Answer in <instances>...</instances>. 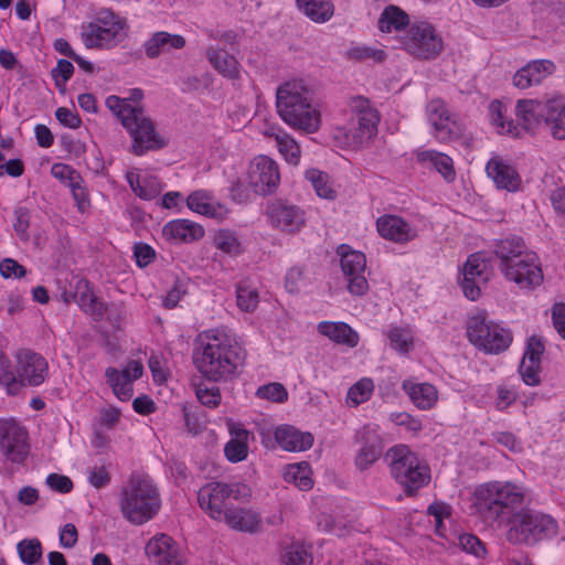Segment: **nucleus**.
Instances as JSON below:
<instances>
[{
	"instance_id": "14",
	"label": "nucleus",
	"mask_w": 565,
	"mask_h": 565,
	"mask_svg": "<svg viewBox=\"0 0 565 565\" xmlns=\"http://www.w3.org/2000/svg\"><path fill=\"white\" fill-rule=\"evenodd\" d=\"M266 216L269 225L285 234L296 235L306 226V212L286 200H274L267 204Z\"/></svg>"
},
{
	"instance_id": "47",
	"label": "nucleus",
	"mask_w": 565,
	"mask_h": 565,
	"mask_svg": "<svg viewBox=\"0 0 565 565\" xmlns=\"http://www.w3.org/2000/svg\"><path fill=\"white\" fill-rule=\"evenodd\" d=\"M374 384L371 379H362L352 385L347 395V403L352 406H358L366 402L373 392Z\"/></svg>"
},
{
	"instance_id": "60",
	"label": "nucleus",
	"mask_w": 565,
	"mask_h": 565,
	"mask_svg": "<svg viewBox=\"0 0 565 565\" xmlns=\"http://www.w3.org/2000/svg\"><path fill=\"white\" fill-rule=\"evenodd\" d=\"M46 484L50 489L60 493H68L73 489L72 480L67 476L58 473H50L46 477Z\"/></svg>"
},
{
	"instance_id": "28",
	"label": "nucleus",
	"mask_w": 565,
	"mask_h": 565,
	"mask_svg": "<svg viewBox=\"0 0 565 565\" xmlns=\"http://www.w3.org/2000/svg\"><path fill=\"white\" fill-rule=\"evenodd\" d=\"M185 39L180 34L159 31L152 34L143 44L145 53L149 58H157L161 53L170 50H181L185 46Z\"/></svg>"
},
{
	"instance_id": "4",
	"label": "nucleus",
	"mask_w": 565,
	"mask_h": 565,
	"mask_svg": "<svg viewBox=\"0 0 565 565\" xmlns=\"http://www.w3.org/2000/svg\"><path fill=\"white\" fill-rule=\"evenodd\" d=\"M106 106L119 119L132 139L131 152L142 156L148 151L159 150L166 141L156 131L151 118L138 105L128 104L127 99L110 95L106 98Z\"/></svg>"
},
{
	"instance_id": "8",
	"label": "nucleus",
	"mask_w": 565,
	"mask_h": 565,
	"mask_svg": "<svg viewBox=\"0 0 565 565\" xmlns=\"http://www.w3.org/2000/svg\"><path fill=\"white\" fill-rule=\"evenodd\" d=\"M49 364L46 360L39 353L31 350H20L17 353V370H10V362L4 365L2 362V371H0V384L6 387L7 392L15 395L22 386H39L47 375Z\"/></svg>"
},
{
	"instance_id": "17",
	"label": "nucleus",
	"mask_w": 565,
	"mask_h": 565,
	"mask_svg": "<svg viewBox=\"0 0 565 565\" xmlns=\"http://www.w3.org/2000/svg\"><path fill=\"white\" fill-rule=\"evenodd\" d=\"M247 180L256 194L267 195L274 193L280 183L277 162L267 156L254 158L248 167Z\"/></svg>"
},
{
	"instance_id": "48",
	"label": "nucleus",
	"mask_w": 565,
	"mask_h": 565,
	"mask_svg": "<svg viewBox=\"0 0 565 565\" xmlns=\"http://www.w3.org/2000/svg\"><path fill=\"white\" fill-rule=\"evenodd\" d=\"M17 550L21 561L26 565H33L42 557V545L38 539L20 541Z\"/></svg>"
},
{
	"instance_id": "55",
	"label": "nucleus",
	"mask_w": 565,
	"mask_h": 565,
	"mask_svg": "<svg viewBox=\"0 0 565 565\" xmlns=\"http://www.w3.org/2000/svg\"><path fill=\"white\" fill-rule=\"evenodd\" d=\"M196 397L200 403L206 407L215 408L221 403V392L218 387H204L203 385H199L196 387Z\"/></svg>"
},
{
	"instance_id": "43",
	"label": "nucleus",
	"mask_w": 565,
	"mask_h": 565,
	"mask_svg": "<svg viewBox=\"0 0 565 565\" xmlns=\"http://www.w3.org/2000/svg\"><path fill=\"white\" fill-rule=\"evenodd\" d=\"M306 179L312 184L318 196L327 200L337 198V191L333 189L328 173L318 169H309L306 171Z\"/></svg>"
},
{
	"instance_id": "44",
	"label": "nucleus",
	"mask_w": 565,
	"mask_h": 565,
	"mask_svg": "<svg viewBox=\"0 0 565 565\" xmlns=\"http://www.w3.org/2000/svg\"><path fill=\"white\" fill-rule=\"evenodd\" d=\"M107 384L111 387L113 393L120 401H128L131 398L134 388L129 380L119 374V371L113 366L107 367L105 371Z\"/></svg>"
},
{
	"instance_id": "46",
	"label": "nucleus",
	"mask_w": 565,
	"mask_h": 565,
	"mask_svg": "<svg viewBox=\"0 0 565 565\" xmlns=\"http://www.w3.org/2000/svg\"><path fill=\"white\" fill-rule=\"evenodd\" d=\"M281 561L284 565H311L312 556L303 544L294 543L286 547Z\"/></svg>"
},
{
	"instance_id": "6",
	"label": "nucleus",
	"mask_w": 565,
	"mask_h": 565,
	"mask_svg": "<svg viewBox=\"0 0 565 565\" xmlns=\"http://www.w3.org/2000/svg\"><path fill=\"white\" fill-rule=\"evenodd\" d=\"M557 521L550 514L524 508L508 527L505 537L512 544L534 546L558 535Z\"/></svg>"
},
{
	"instance_id": "29",
	"label": "nucleus",
	"mask_w": 565,
	"mask_h": 565,
	"mask_svg": "<svg viewBox=\"0 0 565 565\" xmlns=\"http://www.w3.org/2000/svg\"><path fill=\"white\" fill-rule=\"evenodd\" d=\"M532 264L534 267H530L520 259L512 265L514 276H504L508 280L515 282L520 288H534L543 281V273L539 263L537 255L533 252Z\"/></svg>"
},
{
	"instance_id": "45",
	"label": "nucleus",
	"mask_w": 565,
	"mask_h": 565,
	"mask_svg": "<svg viewBox=\"0 0 565 565\" xmlns=\"http://www.w3.org/2000/svg\"><path fill=\"white\" fill-rule=\"evenodd\" d=\"M382 454V445L379 437H374L372 440L366 441L360 449L355 458V465L360 470L367 469L374 463Z\"/></svg>"
},
{
	"instance_id": "15",
	"label": "nucleus",
	"mask_w": 565,
	"mask_h": 565,
	"mask_svg": "<svg viewBox=\"0 0 565 565\" xmlns=\"http://www.w3.org/2000/svg\"><path fill=\"white\" fill-rule=\"evenodd\" d=\"M29 433L13 418L0 419V451L13 463H23L28 458L30 446Z\"/></svg>"
},
{
	"instance_id": "61",
	"label": "nucleus",
	"mask_w": 565,
	"mask_h": 565,
	"mask_svg": "<svg viewBox=\"0 0 565 565\" xmlns=\"http://www.w3.org/2000/svg\"><path fill=\"white\" fill-rule=\"evenodd\" d=\"M459 543L466 552L471 553L478 557L483 556L486 553L483 543L472 534L460 535Z\"/></svg>"
},
{
	"instance_id": "19",
	"label": "nucleus",
	"mask_w": 565,
	"mask_h": 565,
	"mask_svg": "<svg viewBox=\"0 0 565 565\" xmlns=\"http://www.w3.org/2000/svg\"><path fill=\"white\" fill-rule=\"evenodd\" d=\"M550 98L539 99H519L515 105V116L518 126L522 131L532 135L545 128V119L548 114Z\"/></svg>"
},
{
	"instance_id": "20",
	"label": "nucleus",
	"mask_w": 565,
	"mask_h": 565,
	"mask_svg": "<svg viewBox=\"0 0 565 565\" xmlns=\"http://www.w3.org/2000/svg\"><path fill=\"white\" fill-rule=\"evenodd\" d=\"M426 114L438 140L448 141L458 136L456 121L444 100L431 99L426 106Z\"/></svg>"
},
{
	"instance_id": "34",
	"label": "nucleus",
	"mask_w": 565,
	"mask_h": 565,
	"mask_svg": "<svg viewBox=\"0 0 565 565\" xmlns=\"http://www.w3.org/2000/svg\"><path fill=\"white\" fill-rule=\"evenodd\" d=\"M544 130L555 140H565V100L563 98H550Z\"/></svg>"
},
{
	"instance_id": "59",
	"label": "nucleus",
	"mask_w": 565,
	"mask_h": 565,
	"mask_svg": "<svg viewBox=\"0 0 565 565\" xmlns=\"http://www.w3.org/2000/svg\"><path fill=\"white\" fill-rule=\"evenodd\" d=\"M544 344L541 338L532 335L526 342V349L522 360H529L532 362L541 363V356L544 353Z\"/></svg>"
},
{
	"instance_id": "7",
	"label": "nucleus",
	"mask_w": 565,
	"mask_h": 565,
	"mask_svg": "<svg viewBox=\"0 0 565 565\" xmlns=\"http://www.w3.org/2000/svg\"><path fill=\"white\" fill-rule=\"evenodd\" d=\"M393 478L413 495L430 481V469L405 445L390 448L385 456Z\"/></svg>"
},
{
	"instance_id": "21",
	"label": "nucleus",
	"mask_w": 565,
	"mask_h": 565,
	"mask_svg": "<svg viewBox=\"0 0 565 565\" xmlns=\"http://www.w3.org/2000/svg\"><path fill=\"white\" fill-rule=\"evenodd\" d=\"M146 554L159 565H184V558L175 542L167 534L152 537L147 546Z\"/></svg>"
},
{
	"instance_id": "37",
	"label": "nucleus",
	"mask_w": 565,
	"mask_h": 565,
	"mask_svg": "<svg viewBox=\"0 0 565 565\" xmlns=\"http://www.w3.org/2000/svg\"><path fill=\"white\" fill-rule=\"evenodd\" d=\"M188 207L201 215L222 218L225 210L221 204H214L209 192L199 190L192 192L186 199Z\"/></svg>"
},
{
	"instance_id": "9",
	"label": "nucleus",
	"mask_w": 565,
	"mask_h": 565,
	"mask_svg": "<svg viewBox=\"0 0 565 565\" xmlns=\"http://www.w3.org/2000/svg\"><path fill=\"white\" fill-rule=\"evenodd\" d=\"M127 21L110 9L99 10L82 25L81 38L87 49L109 50L126 38Z\"/></svg>"
},
{
	"instance_id": "35",
	"label": "nucleus",
	"mask_w": 565,
	"mask_h": 565,
	"mask_svg": "<svg viewBox=\"0 0 565 565\" xmlns=\"http://www.w3.org/2000/svg\"><path fill=\"white\" fill-rule=\"evenodd\" d=\"M416 159L419 163L433 167L447 182H452L456 178L452 159L436 150L417 151Z\"/></svg>"
},
{
	"instance_id": "36",
	"label": "nucleus",
	"mask_w": 565,
	"mask_h": 565,
	"mask_svg": "<svg viewBox=\"0 0 565 565\" xmlns=\"http://www.w3.org/2000/svg\"><path fill=\"white\" fill-rule=\"evenodd\" d=\"M127 181L134 193L143 200H152L162 191L161 181L152 174L127 173Z\"/></svg>"
},
{
	"instance_id": "62",
	"label": "nucleus",
	"mask_w": 565,
	"mask_h": 565,
	"mask_svg": "<svg viewBox=\"0 0 565 565\" xmlns=\"http://www.w3.org/2000/svg\"><path fill=\"white\" fill-rule=\"evenodd\" d=\"M0 274L4 278H21L26 274V270L17 260L6 258L0 263Z\"/></svg>"
},
{
	"instance_id": "22",
	"label": "nucleus",
	"mask_w": 565,
	"mask_h": 565,
	"mask_svg": "<svg viewBox=\"0 0 565 565\" xmlns=\"http://www.w3.org/2000/svg\"><path fill=\"white\" fill-rule=\"evenodd\" d=\"M380 235L397 244H406L417 237V231L408 222L397 215H383L376 220Z\"/></svg>"
},
{
	"instance_id": "27",
	"label": "nucleus",
	"mask_w": 565,
	"mask_h": 565,
	"mask_svg": "<svg viewBox=\"0 0 565 565\" xmlns=\"http://www.w3.org/2000/svg\"><path fill=\"white\" fill-rule=\"evenodd\" d=\"M221 522L236 531L256 533L260 530L262 518L254 510L231 507Z\"/></svg>"
},
{
	"instance_id": "5",
	"label": "nucleus",
	"mask_w": 565,
	"mask_h": 565,
	"mask_svg": "<svg viewBox=\"0 0 565 565\" xmlns=\"http://www.w3.org/2000/svg\"><path fill=\"white\" fill-rule=\"evenodd\" d=\"M160 509L158 488L148 475L134 473L120 491L122 516L135 525L151 520Z\"/></svg>"
},
{
	"instance_id": "54",
	"label": "nucleus",
	"mask_w": 565,
	"mask_h": 565,
	"mask_svg": "<svg viewBox=\"0 0 565 565\" xmlns=\"http://www.w3.org/2000/svg\"><path fill=\"white\" fill-rule=\"evenodd\" d=\"M256 394L260 398L269 399L276 403L285 402L288 398L287 390L280 383L263 385L258 387Z\"/></svg>"
},
{
	"instance_id": "26",
	"label": "nucleus",
	"mask_w": 565,
	"mask_h": 565,
	"mask_svg": "<svg viewBox=\"0 0 565 565\" xmlns=\"http://www.w3.org/2000/svg\"><path fill=\"white\" fill-rule=\"evenodd\" d=\"M162 234L173 242L190 243L201 239L204 236V228L189 220H173L163 226Z\"/></svg>"
},
{
	"instance_id": "30",
	"label": "nucleus",
	"mask_w": 565,
	"mask_h": 565,
	"mask_svg": "<svg viewBox=\"0 0 565 565\" xmlns=\"http://www.w3.org/2000/svg\"><path fill=\"white\" fill-rule=\"evenodd\" d=\"M75 302L94 319H100L105 313V305L94 295L90 284L87 279H79L75 285L73 295Z\"/></svg>"
},
{
	"instance_id": "18",
	"label": "nucleus",
	"mask_w": 565,
	"mask_h": 565,
	"mask_svg": "<svg viewBox=\"0 0 565 565\" xmlns=\"http://www.w3.org/2000/svg\"><path fill=\"white\" fill-rule=\"evenodd\" d=\"M494 255L499 259V269L503 276H514L512 265L519 259L527 266L532 264L533 252L527 248L522 237L512 235L499 239L494 245Z\"/></svg>"
},
{
	"instance_id": "13",
	"label": "nucleus",
	"mask_w": 565,
	"mask_h": 565,
	"mask_svg": "<svg viewBox=\"0 0 565 565\" xmlns=\"http://www.w3.org/2000/svg\"><path fill=\"white\" fill-rule=\"evenodd\" d=\"M404 49L422 60L436 57L443 50V39L436 29L427 22L411 25L403 38Z\"/></svg>"
},
{
	"instance_id": "64",
	"label": "nucleus",
	"mask_w": 565,
	"mask_h": 565,
	"mask_svg": "<svg viewBox=\"0 0 565 565\" xmlns=\"http://www.w3.org/2000/svg\"><path fill=\"white\" fill-rule=\"evenodd\" d=\"M350 56L352 58L362 61V60H375L383 61L385 57V53L382 50H374L370 46H355L350 50Z\"/></svg>"
},
{
	"instance_id": "38",
	"label": "nucleus",
	"mask_w": 565,
	"mask_h": 565,
	"mask_svg": "<svg viewBox=\"0 0 565 565\" xmlns=\"http://www.w3.org/2000/svg\"><path fill=\"white\" fill-rule=\"evenodd\" d=\"M489 119L491 125L500 135L521 136V129L512 120H505L507 106L498 100H492L488 106Z\"/></svg>"
},
{
	"instance_id": "53",
	"label": "nucleus",
	"mask_w": 565,
	"mask_h": 565,
	"mask_svg": "<svg viewBox=\"0 0 565 565\" xmlns=\"http://www.w3.org/2000/svg\"><path fill=\"white\" fill-rule=\"evenodd\" d=\"M541 363L522 360L519 365V373L522 381L529 386H537L541 383Z\"/></svg>"
},
{
	"instance_id": "2",
	"label": "nucleus",
	"mask_w": 565,
	"mask_h": 565,
	"mask_svg": "<svg viewBox=\"0 0 565 565\" xmlns=\"http://www.w3.org/2000/svg\"><path fill=\"white\" fill-rule=\"evenodd\" d=\"M473 497L479 514L498 526L509 527L524 509V490L513 482L483 483L475 490Z\"/></svg>"
},
{
	"instance_id": "50",
	"label": "nucleus",
	"mask_w": 565,
	"mask_h": 565,
	"mask_svg": "<svg viewBox=\"0 0 565 565\" xmlns=\"http://www.w3.org/2000/svg\"><path fill=\"white\" fill-rule=\"evenodd\" d=\"M390 345L402 352L407 353L413 347V335L408 329L393 327L387 333Z\"/></svg>"
},
{
	"instance_id": "12",
	"label": "nucleus",
	"mask_w": 565,
	"mask_h": 565,
	"mask_svg": "<svg viewBox=\"0 0 565 565\" xmlns=\"http://www.w3.org/2000/svg\"><path fill=\"white\" fill-rule=\"evenodd\" d=\"M248 492L249 489L245 484L212 481L199 489L198 502L211 519L222 521L231 508V500L246 497Z\"/></svg>"
},
{
	"instance_id": "58",
	"label": "nucleus",
	"mask_w": 565,
	"mask_h": 565,
	"mask_svg": "<svg viewBox=\"0 0 565 565\" xmlns=\"http://www.w3.org/2000/svg\"><path fill=\"white\" fill-rule=\"evenodd\" d=\"M248 445L245 443L230 440L224 447L225 457L231 462H239L247 457Z\"/></svg>"
},
{
	"instance_id": "63",
	"label": "nucleus",
	"mask_w": 565,
	"mask_h": 565,
	"mask_svg": "<svg viewBox=\"0 0 565 565\" xmlns=\"http://www.w3.org/2000/svg\"><path fill=\"white\" fill-rule=\"evenodd\" d=\"M55 117L60 124L71 129H76L82 125L78 114L66 107H58L55 111Z\"/></svg>"
},
{
	"instance_id": "39",
	"label": "nucleus",
	"mask_w": 565,
	"mask_h": 565,
	"mask_svg": "<svg viewBox=\"0 0 565 565\" xmlns=\"http://www.w3.org/2000/svg\"><path fill=\"white\" fill-rule=\"evenodd\" d=\"M298 9L311 21L324 23L334 13V6L330 0H296Z\"/></svg>"
},
{
	"instance_id": "57",
	"label": "nucleus",
	"mask_w": 565,
	"mask_h": 565,
	"mask_svg": "<svg viewBox=\"0 0 565 565\" xmlns=\"http://www.w3.org/2000/svg\"><path fill=\"white\" fill-rule=\"evenodd\" d=\"M30 225V213L25 207H18L14 210L13 227L21 239H29L28 228Z\"/></svg>"
},
{
	"instance_id": "49",
	"label": "nucleus",
	"mask_w": 565,
	"mask_h": 565,
	"mask_svg": "<svg viewBox=\"0 0 565 565\" xmlns=\"http://www.w3.org/2000/svg\"><path fill=\"white\" fill-rule=\"evenodd\" d=\"M215 246L228 255H238L242 253V245L236 234L230 230H220L214 236Z\"/></svg>"
},
{
	"instance_id": "56",
	"label": "nucleus",
	"mask_w": 565,
	"mask_h": 565,
	"mask_svg": "<svg viewBox=\"0 0 565 565\" xmlns=\"http://www.w3.org/2000/svg\"><path fill=\"white\" fill-rule=\"evenodd\" d=\"M74 66L67 60H58L56 67L52 70V76L57 87H63L73 76Z\"/></svg>"
},
{
	"instance_id": "10",
	"label": "nucleus",
	"mask_w": 565,
	"mask_h": 565,
	"mask_svg": "<svg viewBox=\"0 0 565 565\" xmlns=\"http://www.w3.org/2000/svg\"><path fill=\"white\" fill-rule=\"evenodd\" d=\"M467 337L475 347L489 354H499L505 351L513 339L509 329L487 319L483 313L469 318Z\"/></svg>"
},
{
	"instance_id": "51",
	"label": "nucleus",
	"mask_w": 565,
	"mask_h": 565,
	"mask_svg": "<svg viewBox=\"0 0 565 565\" xmlns=\"http://www.w3.org/2000/svg\"><path fill=\"white\" fill-rule=\"evenodd\" d=\"M486 268L487 265L481 255L472 254L468 257L463 266L462 276L470 277L482 282H487L488 276L486 273Z\"/></svg>"
},
{
	"instance_id": "41",
	"label": "nucleus",
	"mask_w": 565,
	"mask_h": 565,
	"mask_svg": "<svg viewBox=\"0 0 565 565\" xmlns=\"http://www.w3.org/2000/svg\"><path fill=\"white\" fill-rule=\"evenodd\" d=\"M311 468L308 462L288 465L284 471V480L295 484L301 491H308L313 487Z\"/></svg>"
},
{
	"instance_id": "16",
	"label": "nucleus",
	"mask_w": 565,
	"mask_h": 565,
	"mask_svg": "<svg viewBox=\"0 0 565 565\" xmlns=\"http://www.w3.org/2000/svg\"><path fill=\"white\" fill-rule=\"evenodd\" d=\"M337 253L341 257V269L348 279V290L355 296L366 294L369 282L364 276L366 269L365 255L351 249L348 245H340Z\"/></svg>"
},
{
	"instance_id": "11",
	"label": "nucleus",
	"mask_w": 565,
	"mask_h": 565,
	"mask_svg": "<svg viewBox=\"0 0 565 565\" xmlns=\"http://www.w3.org/2000/svg\"><path fill=\"white\" fill-rule=\"evenodd\" d=\"M351 116L352 132L348 136V143L354 148L369 145L377 135V126L381 119L379 110L371 100L364 96H351L347 102Z\"/></svg>"
},
{
	"instance_id": "52",
	"label": "nucleus",
	"mask_w": 565,
	"mask_h": 565,
	"mask_svg": "<svg viewBox=\"0 0 565 565\" xmlns=\"http://www.w3.org/2000/svg\"><path fill=\"white\" fill-rule=\"evenodd\" d=\"M237 306L241 310L246 312H253L259 302L258 292L256 289L250 288L246 285L239 284L237 286Z\"/></svg>"
},
{
	"instance_id": "23",
	"label": "nucleus",
	"mask_w": 565,
	"mask_h": 565,
	"mask_svg": "<svg viewBox=\"0 0 565 565\" xmlns=\"http://www.w3.org/2000/svg\"><path fill=\"white\" fill-rule=\"evenodd\" d=\"M555 64L551 60H535L520 68L513 76V85L526 89L539 85L555 72Z\"/></svg>"
},
{
	"instance_id": "40",
	"label": "nucleus",
	"mask_w": 565,
	"mask_h": 565,
	"mask_svg": "<svg viewBox=\"0 0 565 565\" xmlns=\"http://www.w3.org/2000/svg\"><path fill=\"white\" fill-rule=\"evenodd\" d=\"M265 135L274 138L279 152L288 163L298 164L301 150L297 141L289 134L282 129L271 128Z\"/></svg>"
},
{
	"instance_id": "32",
	"label": "nucleus",
	"mask_w": 565,
	"mask_h": 565,
	"mask_svg": "<svg viewBox=\"0 0 565 565\" xmlns=\"http://www.w3.org/2000/svg\"><path fill=\"white\" fill-rule=\"evenodd\" d=\"M206 57L214 70L223 77L228 79H237L239 77L241 67L238 61L225 50L210 46L206 50Z\"/></svg>"
},
{
	"instance_id": "1",
	"label": "nucleus",
	"mask_w": 565,
	"mask_h": 565,
	"mask_svg": "<svg viewBox=\"0 0 565 565\" xmlns=\"http://www.w3.org/2000/svg\"><path fill=\"white\" fill-rule=\"evenodd\" d=\"M244 360L245 351L241 344L221 330H210L201 334L193 353L198 371L213 382L235 377Z\"/></svg>"
},
{
	"instance_id": "25",
	"label": "nucleus",
	"mask_w": 565,
	"mask_h": 565,
	"mask_svg": "<svg viewBox=\"0 0 565 565\" xmlns=\"http://www.w3.org/2000/svg\"><path fill=\"white\" fill-rule=\"evenodd\" d=\"M275 440L286 451H305L311 448L313 436L290 425H281L275 429Z\"/></svg>"
},
{
	"instance_id": "24",
	"label": "nucleus",
	"mask_w": 565,
	"mask_h": 565,
	"mask_svg": "<svg viewBox=\"0 0 565 565\" xmlns=\"http://www.w3.org/2000/svg\"><path fill=\"white\" fill-rule=\"evenodd\" d=\"M486 171L499 189L514 192L521 184L516 170L499 157H493L488 161Z\"/></svg>"
},
{
	"instance_id": "3",
	"label": "nucleus",
	"mask_w": 565,
	"mask_h": 565,
	"mask_svg": "<svg viewBox=\"0 0 565 565\" xmlns=\"http://www.w3.org/2000/svg\"><path fill=\"white\" fill-rule=\"evenodd\" d=\"M276 108L279 117L292 129L313 134L321 125V114L312 103L310 89L301 81H289L278 86Z\"/></svg>"
},
{
	"instance_id": "33",
	"label": "nucleus",
	"mask_w": 565,
	"mask_h": 565,
	"mask_svg": "<svg viewBox=\"0 0 565 565\" xmlns=\"http://www.w3.org/2000/svg\"><path fill=\"white\" fill-rule=\"evenodd\" d=\"M320 334L331 341L354 348L359 343V334L345 322L321 321L318 324Z\"/></svg>"
},
{
	"instance_id": "31",
	"label": "nucleus",
	"mask_w": 565,
	"mask_h": 565,
	"mask_svg": "<svg viewBox=\"0 0 565 565\" xmlns=\"http://www.w3.org/2000/svg\"><path fill=\"white\" fill-rule=\"evenodd\" d=\"M402 388L419 409H430L438 399L436 387L429 383H415L412 380H405Z\"/></svg>"
},
{
	"instance_id": "42",
	"label": "nucleus",
	"mask_w": 565,
	"mask_h": 565,
	"mask_svg": "<svg viewBox=\"0 0 565 565\" xmlns=\"http://www.w3.org/2000/svg\"><path fill=\"white\" fill-rule=\"evenodd\" d=\"M408 14L396 6H388L381 13L379 29L382 32L399 31L408 25Z\"/></svg>"
}]
</instances>
